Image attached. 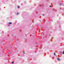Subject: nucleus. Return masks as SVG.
<instances>
[{"mask_svg": "<svg viewBox=\"0 0 64 64\" xmlns=\"http://www.w3.org/2000/svg\"><path fill=\"white\" fill-rule=\"evenodd\" d=\"M9 24L10 25H11V24H12V23L11 22H9Z\"/></svg>", "mask_w": 64, "mask_h": 64, "instance_id": "1", "label": "nucleus"}, {"mask_svg": "<svg viewBox=\"0 0 64 64\" xmlns=\"http://www.w3.org/2000/svg\"><path fill=\"white\" fill-rule=\"evenodd\" d=\"M57 60H58V61L60 60V58H57Z\"/></svg>", "mask_w": 64, "mask_h": 64, "instance_id": "2", "label": "nucleus"}, {"mask_svg": "<svg viewBox=\"0 0 64 64\" xmlns=\"http://www.w3.org/2000/svg\"><path fill=\"white\" fill-rule=\"evenodd\" d=\"M54 56H56V54H55V52L54 53Z\"/></svg>", "mask_w": 64, "mask_h": 64, "instance_id": "3", "label": "nucleus"}, {"mask_svg": "<svg viewBox=\"0 0 64 64\" xmlns=\"http://www.w3.org/2000/svg\"><path fill=\"white\" fill-rule=\"evenodd\" d=\"M18 8H20V7H19V6H18Z\"/></svg>", "mask_w": 64, "mask_h": 64, "instance_id": "4", "label": "nucleus"}, {"mask_svg": "<svg viewBox=\"0 0 64 64\" xmlns=\"http://www.w3.org/2000/svg\"><path fill=\"white\" fill-rule=\"evenodd\" d=\"M62 53V54H64V51Z\"/></svg>", "mask_w": 64, "mask_h": 64, "instance_id": "5", "label": "nucleus"}, {"mask_svg": "<svg viewBox=\"0 0 64 64\" xmlns=\"http://www.w3.org/2000/svg\"><path fill=\"white\" fill-rule=\"evenodd\" d=\"M16 14V15H18V14H19V13L18 12H17Z\"/></svg>", "mask_w": 64, "mask_h": 64, "instance_id": "6", "label": "nucleus"}, {"mask_svg": "<svg viewBox=\"0 0 64 64\" xmlns=\"http://www.w3.org/2000/svg\"><path fill=\"white\" fill-rule=\"evenodd\" d=\"M60 6H61V5H62V4L61 3L60 4Z\"/></svg>", "mask_w": 64, "mask_h": 64, "instance_id": "7", "label": "nucleus"}, {"mask_svg": "<svg viewBox=\"0 0 64 64\" xmlns=\"http://www.w3.org/2000/svg\"><path fill=\"white\" fill-rule=\"evenodd\" d=\"M13 63H14V62H12V64H13Z\"/></svg>", "mask_w": 64, "mask_h": 64, "instance_id": "8", "label": "nucleus"}, {"mask_svg": "<svg viewBox=\"0 0 64 64\" xmlns=\"http://www.w3.org/2000/svg\"><path fill=\"white\" fill-rule=\"evenodd\" d=\"M42 15H43V16H44V15H45L44 14H42Z\"/></svg>", "mask_w": 64, "mask_h": 64, "instance_id": "9", "label": "nucleus"}, {"mask_svg": "<svg viewBox=\"0 0 64 64\" xmlns=\"http://www.w3.org/2000/svg\"><path fill=\"white\" fill-rule=\"evenodd\" d=\"M49 7H51V6H49Z\"/></svg>", "mask_w": 64, "mask_h": 64, "instance_id": "10", "label": "nucleus"}, {"mask_svg": "<svg viewBox=\"0 0 64 64\" xmlns=\"http://www.w3.org/2000/svg\"><path fill=\"white\" fill-rule=\"evenodd\" d=\"M60 52V53H62V52Z\"/></svg>", "mask_w": 64, "mask_h": 64, "instance_id": "11", "label": "nucleus"}, {"mask_svg": "<svg viewBox=\"0 0 64 64\" xmlns=\"http://www.w3.org/2000/svg\"><path fill=\"white\" fill-rule=\"evenodd\" d=\"M40 20V21H41V20Z\"/></svg>", "mask_w": 64, "mask_h": 64, "instance_id": "12", "label": "nucleus"}, {"mask_svg": "<svg viewBox=\"0 0 64 64\" xmlns=\"http://www.w3.org/2000/svg\"><path fill=\"white\" fill-rule=\"evenodd\" d=\"M63 10H64V9H63Z\"/></svg>", "mask_w": 64, "mask_h": 64, "instance_id": "13", "label": "nucleus"}, {"mask_svg": "<svg viewBox=\"0 0 64 64\" xmlns=\"http://www.w3.org/2000/svg\"><path fill=\"white\" fill-rule=\"evenodd\" d=\"M33 23H34V22H32Z\"/></svg>", "mask_w": 64, "mask_h": 64, "instance_id": "14", "label": "nucleus"}, {"mask_svg": "<svg viewBox=\"0 0 64 64\" xmlns=\"http://www.w3.org/2000/svg\"><path fill=\"white\" fill-rule=\"evenodd\" d=\"M53 38H52V39H53Z\"/></svg>", "mask_w": 64, "mask_h": 64, "instance_id": "15", "label": "nucleus"}, {"mask_svg": "<svg viewBox=\"0 0 64 64\" xmlns=\"http://www.w3.org/2000/svg\"><path fill=\"white\" fill-rule=\"evenodd\" d=\"M24 54H25V53H24Z\"/></svg>", "mask_w": 64, "mask_h": 64, "instance_id": "16", "label": "nucleus"}, {"mask_svg": "<svg viewBox=\"0 0 64 64\" xmlns=\"http://www.w3.org/2000/svg\"><path fill=\"white\" fill-rule=\"evenodd\" d=\"M12 36H13V35H12Z\"/></svg>", "mask_w": 64, "mask_h": 64, "instance_id": "17", "label": "nucleus"}]
</instances>
